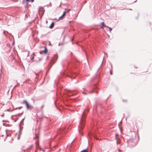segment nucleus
<instances>
[{
    "instance_id": "1",
    "label": "nucleus",
    "mask_w": 152,
    "mask_h": 152,
    "mask_svg": "<svg viewBox=\"0 0 152 152\" xmlns=\"http://www.w3.org/2000/svg\"><path fill=\"white\" fill-rule=\"evenodd\" d=\"M86 111H88V109H86V110H85L83 113L79 125V128L80 129H79V132L80 133H81V134L82 136H83V134L80 130L83 129L84 127L85 118L86 115Z\"/></svg>"
},
{
    "instance_id": "2",
    "label": "nucleus",
    "mask_w": 152,
    "mask_h": 152,
    "mask_svg": "<svg viewBox=\"0 0 152 152\" xmlns=\"http://www.w3.org/2000/svg\"><path fill=\"white\" fill-rule=\"evenodd\" d=\"M38 11L39 14L40 15H41V16H42L45 12L44 9L43 7H41L39 8Z\"/></svg>"
},
{
    "instance_id": "3",
    "label": "nucleus",
    "mask_w": 152,
    "mask_h": 152,
    "mask_svg": "<svg viewBox=\"0 0 152 152\" xmlns=\"http://www.w3.org/2000/svg\"><path fill=\"white\" fill-rule=\"evenodd\" d=\"M23 103H25L26 105V107L27 109H31L32 107V106H31L30 105L28 104L27 102L24 100L23 101Z\"/></svg>"
},
{
    "instance_id": "4",
    "label": "nucleus",
    "mask_w": 152,
    "mask_h": 152,
    "mask_svg": "<svg viewBox=\"0 0 152 152\" xmlns=\"http://www.w3.org/2000/svg\"><path fill=\"white\" fill-rule=\"evenodd\" d=\"M66 13V12H64L62 15H61L60 17L59 18L58 20H62L63 18L65 15Z\"/></svg>"
},
{
    "instance_id": "5",
    "label": "nucleus",
    "mask_w": 152,
    "mask_h": 152,
    "mask_svg": "<svg viewBox=\"0 0 152 152\" xmlns=\"http://www.w3.org/2000/svg\"><path fill=\"white\" fill-rule=\"evenodd\" d=\"M58 57V56L57 55H56V54L55 55H54V56L53 58V59L52 61V62L55 59H56V60H57V59Z\"/></svg>"
},
{
    "instance_id": "6",
    "label": "nucleus",
    "mask_w": 152,
    "mask_h": 152,
    "mask_svg": "<svg viewBox=\"0 0 152 152\" xmlns=\"http://www.w3.org/2000/svg\"><path fill=\"white\" fill-rule=\"evenodd\" d=\"M101 28H103V27H107V26H106L104 23L103 22H102L101 23Z\"/></svg>"
},
{
    "instance_id": "7",
    "label": "nucleus",
    "mask_w": 152,
    "mask_h": 152,
    "mask_svg": "<svg viewBox=\"0 0 152 152\" xmlns=\"http://www.w3.org/2000/svg\"><path fill=\"white\" fill-rule=\"evenodd\" d=\"M45 50H42V52H43L45 53L46 54L47 53L48 50H47V49L46 47H45Z\"/></svg>"
},
{
    "instance_id": "8",
    "label": "nucleus",
    "mask_w": 152,
    "mask_h": 152,
    "mask_svg": "<svg viewBox=\"0 0 152 152\" xmlns=\"http://www.w3.org/2000/svg\"><path fill=\"white\" fill-rule=\"evenodd\" d=\"M54 26V24L53 23H52L50 26L49 27L50 28H53Z\"/></svg>"
},
{
    "instance_id": "9",
    "label": "nucleus",
    "mask_w": 152,
    "mask_h": 152,
    "mask_svg": "<svg viewBox=\"0 0 152 152\" xmlns=\"http://www.w3.org/2000/svg\"><path fill=\"white\" fill-rule=\"evenodd\" d=\"M70 10H71L70 9H65V12H66H66H69Z\"/></svg>"
},
{
    "instance_id": "10",
    "label": "nucleus",
    "mask_w": 152,
    "mask_h": 152,
    "mask_svg": "<svg viewBox=\"0 0 152 152\" xmlns=\"http://www.w3.org/2000/svg\"><path fill=\"white\" fill-rule=\"evenodd\" d=\"M81 152H88V150L87 149H85L82 151Z\"/></svg>"
},
{
    "instance_id": "11",
    "label": "nucleus",
    "mask_w": 152,
    "mask_h": 152,
    "mask_svg": "<svg viewBox=\"0 0 152 152\" xmlns=\"http://www.w3.org/2000/svg\"><path fill=\"white\" fill-rule=\"evenodd\" d=\"M26 1H30L31 2H33L34 1V0H25Z\"/></svg>"
},
{
    "instance_id": "12",
    "label": "nucleus",
    "mask_w": 152,
    "mask_h": 152,
    "mask_svg": "<svg viewBox=\"0 0 152 152\" xmlns=\"http://www.w3.org/2000/svg\"><path fill=\"white\" fill-rule=\"evenodd\" d=\"M107 27L109 29L110 31H111L112 30V28H111L107 26Z\"/></svg>"
},
{
    "instance_id": "13",
    "label": "nucleus",
    "mask_w": 152,
    "mask_h": 152,
    "mask_svg": "<svg viewBox=\"0 0 152 152\" xmlns=\"http://www.w3.org/2000/svg\"><path fill=\"white\" fill-rule=\"evenodd\" d=\"M110 72L111 75H112V72L111 71H110Z\"/></svg>"
},
{
    "instance_id": "14",
    "label": "nucleus",
    "mask_w": 152,
    "mask_h": 152,
    "mask_svg": "<svg viewBox=\"0 0 152 152\" xmlns=\"http://www.w3.org/2000/svg\"><path fill=\"white\" fill-rule=\"evenodd\" d=\"M42 51H40V54H42Z\"/></svg>"
},
{
    "instance_id": "15",
    "label": "nucleus",
    "mask_w": 152,
    "mask_h": 152,
    "mask_svg": "<svg viewBox=\"0 0 152 152\" xmlns=\"http://www.w3.org/2000/svg\"><path fill=\"white\" fill-rule=\"evenodd\" d=\"M123 102H127V100H123Z\"/></svg>"
},
{
    "instance_id": "16",
    "label": "nucleus",
    "mask_w": 152,
    "mask_h": 152,
    "mask_svg": "<svg viewBox=\"0 0 152 152\" xmlns=\"http://www.w3.org/2000/svg\"><path fill=\"white\" fill-rule=\"evenodd\" d=\"M122 124V122H121L119 123V125L120 124Z\"/></svg>"
},
{
    "instance_id": "17",
    "label": "nucleus",
    "mask_w": 152,
    "mask_h": 152,
    "mask_svg": "<svg viewBox=\"0 0 152 152\" xmlns=\"http://www.w3.org/2000/svg\"><path fill=\"white\" fill-rule=\"evenodd\" d=\"M118 150L119 151H121V150L120 149H119Z\"/></svg>"
},
{
    "instance_id": "18",
    "label": "nucleus",
    "mask_w": 152,
    "mask_h": 152,
    "mask_svg": "<svg viewBox=\"0 0 152 152\" xmlns=\"http://www.w3.org/2000/svg\"><path fill=\"white\" fill-rule=\"evenodd\" d=\"M59 130H58V132H59Z\"/></svg>"
},
{
    "instance_id": "19",
    "label": "nucleus",
    "mask_w": 152,
    "mask_h": 152,
    "mask_svg": "<svg viewBox=\"0 0 152 152\" xmlns=\"http://www.w3.org/2000/svg\"><path fill=\"white\" fill-rule=\"evenodd\" d=\"M18 139H19V138L18 137Z\"/></svg>"
}]
</instances>
